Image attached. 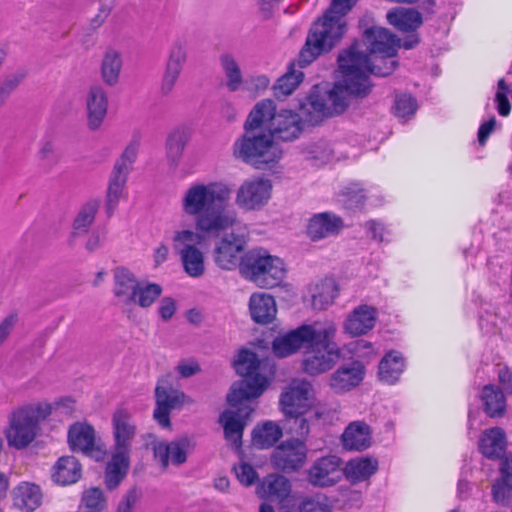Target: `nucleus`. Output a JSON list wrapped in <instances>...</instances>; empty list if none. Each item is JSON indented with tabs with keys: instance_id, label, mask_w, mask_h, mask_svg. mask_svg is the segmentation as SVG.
Wrapping results in <instances>:
<instances>
[{
	"instance_id": "obj_38",
	"label": "nucleus",
	"mask_w": 512,
	"mask_h": 512,
	"mask_svg": "<svg viewBox=\"0 0 512 512\" xmlns=\"http://www.w3.org/2000/svg\"><path fill=\"white\" fill-rule=\"evenodd\" d=\"M123 60L120 52L109 49L102 58L100 76L104 84L114 87L119 83Z\"/></svg>"
},
{
	"instance_id": "obj_40",
	"label": "nucleus",
	"mask_w": 512,
	"mask_h": 512,
	"mask_svg": "<svg viewBox=\"0 0 512 512\" xmlns=\"http://www.w3.org/2000/svg\"><path fill=\"white\" fill-rule=\"evenodd\" d=\"M189 140L190 132L185 128H177L168 135L165 145L166 156L173 166L179 164Z\"/></svg>"
},
{
	"instance_id": "obj_54",
	"label": "nucleus",
	"mask_w": 512,
	"mask_h": 512,
	"mask_svg": "<svg viewBox=\"0 0 512 512\" xmlns=\"http://www.w3.org/2000/svg\"><path fill=\"white\" fill-rule=\"evenodd\" d=\"M497 88L498 90L495 94L496 109L501 116L506 117L511 111V104L507 98L509 87L504 79H500Z\"/></svg>"
},
{
	"instance_id": "obj_4",
	"label": "nucleus",
	"mask_w": 512,
	"mask_h": 512,
	"mask_svg": "<svg viewBox=\"0 0 512 512\" xmlns=\"http://www.w3.org/2000/svg\"><path fill=\"white\" fill-rule=\"evenodd\" d=\"M264 109L269 113V103H257L250 112L245 124V133L234 143L233 155L256 169L264 170L274 167L282 158L283 151L274 142L272 136L265 133L259 112Z\"/></svg>"
},
{
	"instance_id": "obj_41",
	"label": "nucleus",
	"mask_w": 512,
	"mask_h": 512,
	"mask_svg": "<svg viewBox=\"0 0 512 512\" xmlns=\"http://www.w3.org/2000/svg\"><path fill=\"white\" fill-rule=\"evenodd\" d=\"M127 177L128 175L114 170L110 174L105 203L106 212L109 217L113 214L123 195Z\"/></svg>"
},
{
	"instance_id": "obj_58",
	"label": "nucleus",
	"mask_w": 512,
	"mask_h": 512,
	"mask_svg": "<svg viewBox=\"0 0 512 512\" xmlns=\"http://www.w3.org/2000/svg\"><path fill=\"white\" fill-rule=\"evenodd\" d=\"M176 301L171 297H164L161 299L158 306V313L162 320H170L176 312Z\"/></svg>"
},
{
	"instance_id": "obj_25",
	"label": "nucleus",
	"mask_w": 512,
	"mask_h": 512,
	"mask_svg": "<svg viewBox=\"0 0 512 512\" xmlns=\"http://www.w3.org/2000/svg\"><path fill=\"white\" fill-rule=\"evenodd\" d=\"M364 367L359 362L339 367L330 376V387L336 393L349 391L357 387L363 380Z\"/></svg>"
},
{
	"instance_id": "obj_27",
	"label": "nucleus",
	"mask_w": 512,
	"mask_h": 512,
	"mask_svg": "<svg viewBox=\"0 0 512 512\" xmlns=\"http://www.w3.org/2000/svg\"><path fill=\"white\" fill-rule=\"evenodd\" d=\"M343 227L342 220L330 213L314 215L307 226V234L312 241L336 235Z\"/></svg>"
},
{
	"instance_id": "obj_55",
	"label": "nucleus",
	"mask_w": 512,
	"mask_h": 512,
	"mask_svg": "<svg viewBox=\"0 0 512 512\" xmlns=\"http://www.w3.org/2000/svg\"><path fill=\"white\" fill-rule=\"evenodd\" d=\"M234 470L238 480L246 486L252 485L257 479V472L248 463L242 462L238 466H234Z\"/></svg>"
},
{
	"instance_id": "obj_1",
	"label": "nucleus",
	"mask_w": 512,
	"mask_h": 512,
	"mask_svg": "<svg viewBox=\"0 0 512 512\" xmlns=\"http://www.w3.org/2000/svg\"><path fill=\"white\" fill-rule=\"evenodd\" d=\"M236 372L243 378L235 382L227 395L232 409L225 410L219 417L225 438L238 448L241 445L247 420L253 412L251 400L258 398L268 386L267 378L259 372L260 360L256 353L241 349L233 363Z\"/></svg>"
},
{
	"instance_id": "obj_11",
	"label": "nucleus",
	"mask_w": 512,
	"mask_h": 512,
	"mask_svg": "<svg viewBox=\"0 0 512 512\" xmlns=\"http://www.w3.org/2000/svg\"><path fill=\"white\" fill-rule=\"evenodd\" d=\"M259 103H269L270 111L265 112L261 109L259 119L272 138H278L283 141H292L298 138L303 130V124L308 123L300 107V113L291 110H281L276 112V106L270 99H265Z\"/></svg>"
},
{
	"instance_id": "obj_23",
	"label": "nucleus",
	"mask_w": 512,
	"mask_h": 512,
	"mask_svg": "<svg viewBox=\"0 0 512 512\" xmlns=\"http://www.w3.org/2000/svg\"><path fill=\"white\" fill-rule=\"evenodd\" d=\"M140 283L136 275L127 267L118 266L113 270L112 293L116 303L122 307H132L135 292Z\"/></svg>"
},
{
	"instance_id": "obj_61",
	"label": "nucleus",
	"mask_w": 512,
	"mask_h": 512,
	"mask_svg": "<svg viewBox=\"0 0 512 512\" xmlns=\"http://www.w3.org/2000/svg\"><path fill=\"white\" fill-rule=\"evenodd\" d=\"M496 125V119L495 117H492L488 121L484 122L478 130V141L481 145H484L489 135L494 130V127Z\"/></svg>"
},
{
	"instance_id": "obj_21",
	"label": "nucleus",
	"mask_w": 512,
	"mask_h": 512,
	"mask_svg": "<svg viewBox=\"0 0 512 512\" xmlns=\"http://www.w3.org/2000/svg\"><path fill=\"white\" fill-rule=\"evenodd\" d=\"M186 395L169 385H157L155 389L156 407L154 419L163 427H170V413L172 410L180 409L186 400Z\"/></svg>"
},
{
	"instance_id": "obj_44",
	"label": "nucleus",
	"mask_w": 512,
	"mask_h": 512,
	"mask_svg": "<svg viewBox=\"0 0 512 512\" xmlns=\"http://www.w3.org/2000/svg\"><path fill=\"white\" fill-rule=\"evenodd\" d=\"M265 496L271 499L283 501L291 492L290 481L283 475H268L261 486Z\"/></svg>"
},
{
	"instance_id": "obj_9",
	"label": "nucleus",
	"mask_w": 512,
	"mask_h": 512,
	"mask_svg": "<svg viewBox=\"0 0 512 512\" xmlns=\"http://www.w3.org/2000/svg\"><path fill=\"white\" fill-rule=\"evenodd\" d=\"M240 273L259 287L273 288L282 282L286 271L280 258L264 249H253L242 257Z\"/></svg>"
},
{
	"instance_id": "obj_16",
	"label": "nucleus",
	"mask_w": 512,
	"mask_h": 512,
	"mask_svg": "<svg viewBox=\"0 0 512 512\" xmlns=\"http://www.w3.org/2000/svg\"><path fill=\"white\" fill-rule=\"evenodd\" d=\"M307 447L300 439H290L278 445L271 455L273 466L286 473L298 471L306 462Z\"/></svg>"
},
{
	"instance_id": "obj_13",
	"label": "nucleus",
	"mask_w": 512,
	"mask_h": 512,
	"mask_svg": "<svg viewBox=\"0 0 512 512\" xmlns=\"http://www.w3.org/2000/svg\"><path fill=\"white\" fill-rule=\"evenodd\" d=\"M312 384L305 379H293L280 395V407L284 415L305 414L313 400Z\"/></svg>"
},
{
	"instance_id": "obj_5",
	"label": "nucleus",
	"mask_w": 512,
	"mask_h": 512,
	"mask_svg": "<svg viewBox=\"0 0 512 512\" xmlns=\"http://www.w3.org/2000/svg\"><path fill=\"white\" fill-rule=\"evenodd\" d=\"M343 80L336 83L325 97L311 95L302 104V112L310 125L318 124L324 117H332L343 113L349 105L352 96L365 97L370 91L368 77L361 75L348 79V72L340 68Z\"/></svg>"
},
{
	"instance_id": "obj_28",
	"label": "nucleus",
	"mask_w": 512,
	"mask_h": 512,
	"mask_svg": "<svg viewBox=\"0 0 512 512\" xmlns=\"http://www.w3.org/2000/svg\"><path fill=\"white\" fill-rule=\"evenodd\" d=\"M249 310L252 319L259 324L271 323L277 313L276 302L267 293H253L249 300Z\"/></svg>"
},
{
	"instance_id": "obj_24",
	"label": "nucleus",
	"mask_w": 512,
	"mask_h": 512,
	"mask_svg": "<svg viewBox=\"0 0 512 512\" xmlns=\"http://www.w3.org/2000/svg\"><path fill=\"white\" fill-rule=\"evenodd\" d=\"M377 310L369 305H360L355 308L344 323V330L351 336H361L375 326Z\"/></svg>"
},
{
	"instance_id": "obj_36",
	"label": "nucleus",
	"mask_w": 512,
	"mask_h": 512,
	"mask_svg": "<svg viewBox=\"0 0 512 512\" xmlns=\"http://www.w3.org/2000/svg\"><path fill=\"white\" fill-rule=\"evenodd\" d=\"M405 368L404 358L401 353L391 351L387 353L379 363L378 375L382 382L395 384Z\"/></svg>"
},
{
	"instance_id": "obj_52",
	"label": "nucleus",
	"mask_w": 512,
	"mask_h": 512,
	"mask_svg": "<svg viewBox=\"0 0 512 512\" xmlns=\"http://www.w3.org/2000/svg\"><path fill=\"white\" fill-rule=\"evenodd\" d=\"M27 72L25 70H17L7 75L0 84V107H2L6 99L18 88V86L26 79Z\"/></svg>"
},
{
	"instance_id": "obj_32",
	"label": "nucleus",
	"mask_w": 512,
	"mask_h": 512,
	"mask_svg": "<svg viewBox=\"0 0 512 512\" xmlns=\"http://www.w3.org/2000/svg\"><path fill=\"white\" fill-rule=\"evenodd\" d=\"M13 501L23 512H32L41 504V489L34 483L22 482L13 490Z\"/></svg>"
},
{
	"instance_id": "obj_59",
	"label": "nucleus",
	"mask_w": 512,
	"mask_h": 512,
	"mask_svg": "<svg viewBox=\"0 0 512 512\" xmlns=\"http://www.w3.org/2000/svg\"><path fill=\"white\" fill-rule=\"evenodd\" d=\"M329 506L326 502L318 499H305L299 508V512H329Z\"/></svg>"
},
{
	"instance_id": "obj_49",
	"label": "nucleus",
	"mask_w": 512,
	"mask_h": 512,
	"mask_svg": "<svg viewBox=\"0 0 512 512\" xmlns=\"http://www.w3.org/2000/svg\"><path fill=\"white\" fill-rule=\"evenodd\" d=\"M285 416L291 420L290 431L298 436L297 439H300L305 442V440L310 434V421L312 419L322 418L323 412L316 410L310 413L308 417L304 416V414Z\"/></svg>"
},
{
	"instance_id": "obj_50",
	"label": "nucleus",
	"mask_w": 512,
	"mask_h": 512,
	"mask_svg": "<svg viewBox=\"0 0 512 512\" xmlns=\"http://www.w3.org/2000/svg\"><path fill=\"white\" fill-rule=\"evenodd\" d=\"M139 146V139L133 138L125 147L121 156L116 160L112 170L128 175L132 170V165L137 158Z\"/></svg>"
},
{
	"instance_id": "obj_18",
	"label": "nucleus",
	"mask_w": 512,
	"mask_h": 512,
	"mask_svg": "<svg viewBox=\"0 0 512 512\" xmlns=\"http://www.w3.org/2000/svg\"><path fill=\"white\" fill-rule=\"evenodd\" d=\"M187 44L183 40H175L168 52L165 69L160 84V93L168 96L174 90L176 83L187 63Z\"/></svg>"
},
{
	"instance_id": "obj_2",
	"label": "nucleus",
	"mask_w": 512,
	"mask_h": 512,
	"mask_svg": "<svg viewBox=\"0 0 512 512\" xmlns=\"http://www.w3.org/2000/svg\"><path fill=\"white\" fill-rule=\"evenodd\" d=\"M230 195L231 190L223 183L195 182L182 193L181 211L194 219L196 231L221 235L238 222L237 212L229 206Z\"/></svg>"
},
{
	"instance_id": "obj_45",
	"label": "nucleus",
	"mask_w": 512,
	"mask_h": 512,
	"mask_svg": "<svg viewBox=\"0 0 512 512\" xmlns=\"http://www.w3.org/2000/svg\"><path fill=\"white\" fill-rule=\"evenodd\" d=\"M304 74L300 70H296L291 64L288 71L282 75L273 86L274 96L278 99L285 98L292 94L294 90L303 81Z\"/></svg>"
},
{
	"instance_id": "obj_10",
	"label": "nucleus",
	"mask_w": 512,
	"mask_h": 512,
	"mask_svg": "<svg viewBox=\"0 0 512 512\" xmlns=\"http://www.w3.org/2000/svg\"><path fill=\"white\" fill-rule=\"evenodd\" d=\"M220 235H209L192 229L176 230L172 237L174 252L179 256L183 269L193 278L205 273V257L199 249L206 238H216Z\"/></svg>"
},
{
	"instance_id": "obj_14",
	"label": "nucleus",
	"mask_w": 512,
	"mask_h": 512,
	"mask_svg": "<svg viewBox=\"0 0 512 512\" xmlns=\"http://www.w3.org/2000/svg\"><path fill=\"white\" fill-rule=\"evenodd\" d=\"M146 447L153 451L154 460L162 470H167L170 464L180 466L187 461L190 442L187 438H181L168 443L150 434L147 436Z\"/></svg>"
},
{
	"instance_id": "obj_46",
	"label": "nucleus",
	"mask_w": 512,
	"mask_h": 512,
	"mask_svg": "<svg viewBox=\"0 0 512 512\" xmlns=\"http://www.w3.org/2000/svg\"><path fill=\"white\" fill-rule=\"evenodd\" d=\"M338 294L334 281L326 280L315 286L311 294V304L316 310H324L333 303Z\"/></svg>"
},
{
	"instance_id": "obj_63",
	"label": "nucleus",
	"mask_w": 512,
	"mask_h": 512,
	"mask_svg": "<svg viewBox=\"0 0 512 512\" xmlns=\"http://www.w3.org/2000/svg\"><path fill=\"white\" fill-rule=\"evenodd\" d=\"M498 379L503 389L509 391L512 387V373L507 367H499Z\"/></svg>"
},
{
	"instance_id": "obj_3",
	"label": "nucleus",
	"mask_w": 512,
	"mask_h": 512,
	"mask_svg": "<svg viewBox=\"0 0 512 512\" xmlns=\"http://www.w3.org/2000/svg\"><path fill=\"white\" fill-rule=\"evenodd\" d=\"M400 40L388 29L373 26L363 34V42L355 43L338 56L340 68L348 72V79L361 75L369 78L370 74L386 77L395 70V60Z\"/></svg>"
},
{
	"instance_id": "obj_26",
	"label": "nucleus",
	"mask_w": 512,
	"mask_h": 512,
	"mask_svg": "<svg viewBox=\"0 0 512 512\" xmlns=\"http://www.w3.org/2000/svg\"><path fill=\"white\" fill-rule=\"evenodd\" d=\"M68 444L72 451L91 455L95 450V430L86 422H76L69 427Z\"/></svg>"
},
{
	"instance_id": "obj_62",
	"label": "nucleus",
	"mask_w": 512,
	"mask_h": 512,
	"mask_svg": "<svg viewBox=\"0 0 512 512\" xmlns=\"http://www.w3.org/2000/svg\"><path fill=\"white\" fill-rule=\"evenodd\" d=\"M177 372L184 378L191 377L200 371L196 362H182L176 367Z\"/></svg>"
},
{
	"instance_id": "obj_42",
	"label": "nucleus",
	"mask_w": 512,
	"mask_h": 512,
	"mask_svg": "<svg viewBox=\"0 0 512 512\" xmlns=\"http://www.w3.org/2000/svg\"><path fill=\"white\" fill-rule=\"evenodd\" d=\"M282 435V429L278 424L267 421L261 427L253 430L252 441L256 447L265 449L272 447Z\"/></svg>"
},
{
	"instance_id": "obj_39",
	"label": "nucleus",
	"mask_w": 512,
	"mask_h": 512,
	"mask_svg": "<svg viewBox=\"0 0 512 512\" xmlns=\"http://www.w3.org/2000/svg\"><path fill=\"white\" fill-rule=\"evenodd\" d=\"M505 433L501 428H491L483 433L480 439V450L488 458H497L505 450Z\"/></svg>"
},
{
	"instance_id": "obj_29",
	"label": "nucleus",
	"mask_w": 512,
	"mask_h": 512,
	"mask_svg": "<svg viewBox=\"0 0 512 512\" xmlns=\"http://www.w3.org/2000/svg\"><path fill=\"white\" fill-rule=\"evenodd\" d=\"M342 443L347 450L362 451L367 449L371 445L369 425L363 421L350 423L342 435Z\"/></svg>"
},
{
	"instance_id": "obj_15",
	"label": "nucleus",
	"mask_w": 512,
	"mask_h": 512,
	"mask_svg": "<svg viewBox=\"0 0 512 512\" xmlns=\"http://www.w3.org/2000/svg\"><path fill=\"white\" fill-rule=\"evenodd\" d=\"M342 460L336 455L320 457L312 462L306 472L313 487L327 488L339 483L343 477Z\"/></svg>"
},
{
	"instance_id": "obj_30",
	"label": "nucleus",
	"mask_w": 512,
	"mask_h": 512,
	"mask_svg": "<svg viewBox=\"0 0 512 512\" xmlns=\"http://www.w3.org/2000/svg\"><path fill=\"white\" fill-rule=\"evenodd\" d=\"M130 454V452L111 449V459L105 473V481L109 489L116 488L126 476L130 466Z\"/></svg>"
},
{
	"instance_id": "obj_53",
	"label": "nucleus",
	"mask_w": 512,
	"mask_h": 512,
	"mask_svg": "<svg viewBox=\"0 0 512 512\" xmlns=\"http://www.w3.org/2000/svg\"><path fill=\"white\" fill-rule=\"evenodd\" d=\"M395 115L405 119L415 114L417 110L416 100L407 94L397 95L395 98Z\"/></svg>"
},
{
	"instance_id": "obj_48",
	"label": "nucleus",
	"mask_w": 512,
	"mask_h": 512,
	"mask_svg": "<svg viewBox=\"0 0 512 512\" xmlns=\"http://www.w3.org/2000/svg\"><path fill=\"white\" fill-rule=\"evenodd\" d=\"M162 292L161 285L149 281H140L135 292V300L132 301V306L138 305L141 308H149L161 296Z\"/></svg>"
},
{
	"instance_id": "obj_8",
	"label": "nucleus",
	"mask_w": 512,
	"mask_h": 512,
	"mask_svg": "<svg viewBox=\"0 0 512 512\" xmlns=\"http://www.w3.org/2000/svg\"><path fill=\"white\" fill-rule=\"evenodd\" d=\"M51 414L48 404H34L14 411L4 434L9 447L21 450L29 446L36 438L39 422Z\"/></svg>"
},
{
	"instance_id": "obj_34",
	"label": "nucleus",
	"mask_w": 512,
	"mask_h": 512,
	"mask_svg": "<svg viewBox=\"0 0 512 512\" xmlns=\"http://www.w3.org/2000/svg\"><path fill=\"white\" fill-rule=\"evenodd\" d=\"M100 205L101 200L99 198H93L86 201L80 207L72 224V237H78L88 233L94 223Z\"/></svg>"
},
{
	"instance_id": "obj_6",
	"label": "nucleus",
	"mask_w": 512,
	"mask_h": 512,
	"mask_svg": "<svg viewBox=\"0 0 512 512\" xmlns=\"http://www.w3.org/2000/svg\"><path fill=\"white\" fill-rule=\"evenodd\" d=\"M347 31L346 19L341 15L332 16L325 12L311 26L305 44L299 54L301 67L312 63L318 56L331 51Z\"/></svg>"
},
{
	"instance_id": "obj_43",
	"label": "nucleus",
	"mask_w": 512,
	"mask_h": 512,
	"mask_svg": "<svg viewBox=\"0 0 512 512\" xmlns=\"http://www.w3.org/2000/svg\"><path fill=\"white\" fill-rule=\"evenodd\" d=\"M500 474V479L492 487V494L497 503H504L512 491V459L505 458L501 462Z\"/></svg>"
},
{
	"instance_id": "obj_64",
	"label": "nucleus",
	"mask_w": 512,
	"mask_h": 512,
	"mask_svg": "<svg viewBox=\"0 0 512 512\" xmlns=\"http://www.w3.org/2000/svg\"><path fill=\"white\" fill-rule=\"evenodd\" d=\"M366 228L373 240L383 241V227L380 223L369 221L366 223Z\"/></svg>"
},
{
	"instance_id": "obj_17",
	"label": "nucleus",
	"mask_w": 512,
	"mask_h": 512,
	"mask_svg": "<svg viewBox=\"0 0 512 512\" xmlns=\"http://www.w3.org/2000/svg\"><path fill=\"white\" fill-rule=\"evenodd\" d=\"M246 245V236L243 232L225 234L214 248V261L218 267L224 270H233L240 267L243 252Z\"/></svg>"
},
{
	"instance_id": "obj_7",
	"label": "nucleus",
	"mask_w": 512,
	"mask_h": 512,
	"mask_svg": "<svg viewBox=\"0 0 512 512\" xmlns=\"http://www.w3.org/2000/svg\"><path fill=\"white\" fill-rule=\"evenodd\" d=\"M336 326L326 323L316 327L313 341L306 346L302 360L303 371L311 376H317L332 369L340 358V349L334 342Z\"/></svg>"
},
{
	"instance_id": "obj_19",
	"label": "nucleus",
	"mask_w": 512,
	"mask_h": 512,
	"mask_svg": "<svg viewBox=\"0 0 512 512\" xmlns=\"http://www.w3.org/2000/svg\"><path fill=\"white\" fill-rule=\"evenodd\" d=\"M113 445L111 449L130 452L137 435V425L130 413L124 407L117 408L112 414Z\"/></svg>"
},
{
	"instance_id": "obj_60",
	"label": "nucleus",
	"mask_w": 512,
	"mask_h": 512,
	"mask_svg": "<svg viewBox=\"0 0 512 512\" xmlns=\"http://www.w3.org/2000/svg\"><path fill=\"white\" fill-rule=\"evenodd\" d=\"M347 197L346 204L349 208L360 207L364 203L365 196L361 191L349 190L344 192Z\"/></svg>"
},
{
	"instance_id": "obj_35",
	"label": "nucleus",
	"mask_w": 512,
	"mask_h": 512,
	"mask_svg": "<svg viewBox=\"0 0 512 512\" xmlns=\"http://www.w3.org/2000/svg\"><path fill=\"white\" fill-rule=\"evenodd\" d=\"M219 64L227 90L229 92L239 91L244 83V77L236 57L231 53H223L219 57Z\"/></svg>"
},
{
	"instance_id": "obj_51",
	"label": "nucleus",
	"mask_w": 512,
	"mask_h": 512,
	"mask_svg": "<svg viewBox=\"0 0 512 512\" xmlns=\"http://www.w3.org/2000/svg\"><path fill=\"white\" fill-rule=\"evenodd\" d=\"M107 507L102 490L90 488L83 493L80 512H104Z\"/></svg>"
},
{
	"instance_id": "obj_12",
	"label": "nucleus",
	"mask_w": 512,
	"mask_h": 512,
	"mask_svg": "<svg viewBox=\"0 0 512 512\" xmlns=\"http://www.w3.org/2000/svg\"><path fill=\"white\" fill-rule=\"evenodd\" d=\"M272 182L268 178L253 177L245 180L236 192L235 203L246 211H255L271 198Z\"/></svg>"
},
{
	"instance_id": "obj_33",
	"label": "nucleus",
	"mask_w": 512,
	"mask_h": 512,
	"mask_svg": "<svg viewBox=\"0 0 512 512\" xmlns=\"http://www.w3.org/2000/svg\"><path fill=\"white\" fill-rule=\"evenodd\" d=\"M81 464L74 456H63L53 466L52 479L59 485L76 483L81 477Z\"/></svg>"
},
{
	"instance_id": "obj_56",
	"label": "nucleus",
	"mask_w": 512,
	"mask_h": 512,
	"mask_svg": "<svg viewBox=\"0 0 512 512\" xmlns=\"http://www.w3.org/2000/svg\"><path fill=\"white\" fill-rule=\"evenodd\" d=\"M141 497V491L131 488L118 504L117 512H132Z\"/></svg>"
},
{
	"instance_id": "obj_37",
	"label": "nucleus",
	"mask_w": 512,
	"mask_h": 512,
	"mask_svg": "<svg viewBox=\"0 0 512 512\" xmlns=\"http://www.w3.org/2000/svg\"><path fill=\"white\" fill-rule=\"evenodd\" d=\"M378 469V462L369 457H359L350 460L345 467H343V475L351 483H358L368 479Z\"/></svg>"
},
{
	"instance_id": "obj_31",
	"label": "nucleus",
	"mask_w": 512,
	"mask_h": 512,
	"mask_svg": "<svg viewBox=\"0 0 512 512\" xmlns=\"http://www.w3.org/2000/svg\"><path fill=\"white\" fill-rule=\"evenodd\" d=\"M390 25L402 32H411L418 29L422 23V15L414 8L396 7L386 15Z\"/></svg>"
},
{
	"instance_id": "obj_22",
	"label": "nucleus",
	"mask_w": 512,
	"mask_h": 512,
	"mask_svg": "<svg viewBox=\"0 0 512 512\" xmlns=\"http://www.w3.org/2000/svg\"><path fill=\"white\" fill-rule=\"evenodd\" d=\"M87 127L91 131L98 130L107 115L108 95L106 90L99 84L89 87L86 98Z\"/></svg>"
},
{
	"instance_id": "obj_57",
	"label": "nucleus",
	"mask_w": 512,
	"mask_h": 512,
	"mask_svg": "<svg viewBox=\"0 0 512 512\" xmlns=\"http://www.w3.org/2000/svg\"><path fill=\"white\" fill-rule=\"evenodd\" d=\"M356 2L357 0H332L326 13L332 16L341 15L345 18V15L353 8Z\"/></svg>"
},
{
	"instance_id": "obj_47",
	"label": "nucleus",
	"mask_w": 512,
	"mask_h": 512,
	"mask_svg": "<svg viewBox=\"0 0 512 512\" xmlns=\"http://www.w3.org/2000/svg\"><path fill=\"white\" fill-rule=\"evenodd\" d=\"M481 399L485 411L490 417L500 416L505 410V397L502 390L493 385H486L483 388Z\"/></svg>"
},
{
	"instance_id": "obj_20",
	"label": "nucleus",
	"mask_w": 512,
	"mask_h": 512,
	"mask_svg": "<svg viewBox=\"0 0 512 512\" xmlns=\"http://www.w3.org/2000/svg\"><path fill=\"white\" fill-rule=\"evenodd\" d=\"M316 325H302L286 334L279 335L272 343L273 353L280 358L305 349L313 341Z\"/></svg>"
}]
</instances>
